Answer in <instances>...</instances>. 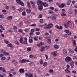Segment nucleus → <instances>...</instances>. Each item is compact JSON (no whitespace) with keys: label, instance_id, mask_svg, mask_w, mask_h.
<instances>
[{"label":"nucleus","instance_id":"nucleus-49","mask_svg":"<svg viewBox=\"0 0 77 77\" xmlns=\"http://www.w3.org/2000/svg\"><path fill=\"white\" fill-rule=\"evenodd\" d=\"M55 27L57 29H59V26L58 25H56L55 26Z\"/></svg>","mask_w":77,"mask_h":77},{"label":"nucleus","instance_id":"nucleus-58","mask_svg":"<svg viewBox=\"0 0 77 77\" xmlns=\"http://www.w3.org/2000/svg\"><path fill=\"white\" fill-rule=\"evenodd\" d=\"M31 32H32V33L33 32H35V29H31Z\"/></svg>","mask_w":77,"mask_h":77},{"label":"nucleus","instance_id":"nucleus-40","mask_svg":"<svg viewBox=\"0 0 77 77\" xmlns=\"http://www.w3.org/2000/svg\"><path fill=\"white\" fill-rule=\"evenodd\" d=\"M40 32H35V34L36 35H40Z\"/></svg>","mask_w":77,"mask_h":77},{"label":"nucleus","instance_id":"nucleus-16","mask_svg":"<svg viewBox=\"0 0 77 77\" xmlns=\"http://www.w3.org/2000/svg\"><path fill=\"white\" fill-rule=\"evenodd\" d=\"M26 11L28 14H30L31 12V10L29 9H27Z\"/></svg>","mask_w":77,"mask_h":77},{"label":"nucleus","instance_id":"nucleus-59","mask_svg":"<svg viewBox=\"0 0 77 77\" xmlns=\"http://www.w3.org/2000/svg\"><path fill=\"white\" fill-rule=\"evenodd\" d=\"M26 76V77H28V75L29 76V73H25Z\"/></svg>","mask_w":77,"mask_h":77},{"label":"nucleus","instance_id":"nucleus-63","mask_svg":"<svg viewBox=\"0 0 77 77\" xmlns=\"http://www.w3.org/2000/svg\"><path fill=\"white\" fill-rule=\"evenodd\" d=\"M67 34L68 35H71V32H68Z\"/></svg>","mask_w":77,"mask_h":77},{"label":"nucleus","instance_id":"nucleus-18","mask_svg":"<svg viewBox=\"0 0 77 77\" xmlns=\"http://www.w3.org/2000/svg\"><path fill=\"white\" fill-rule=\"evenodd\" d=\"M19 41L20 43H23V37H21L20 39L19 40Z\"/></svg>","mask_w":77,"mask_h":77},{"label":"nucleus","instance_id":"nucleus-48","mask_svg":"<svg viewBox=\"0 0 77 77\" xmlns=\"http://www.w3.org/2000/svg\"><path fill=\"white\" fill-rule=\"evenodd\" d=\"M45 56L46 57V59H48V55L46 54H45Z\"/></svg>","mask_w":77,"mask_h":77},{"label":"nucleus","instance_id":"nucleus-21","mask_svg":"<svg viewBox=\"0 0 77 77\" xmlns=\"http://www.w3.org/2000/svg\"><path fill=\"white\" fill-rule=\"evenodd\" d=\"M70 64L73 67L74 66V63L73 61H72V62L70 63Z\"/></svg>","mask_w":77,"mask_h":77},{"label":"nucleus","instance_id":"nucleus-42","mask_svg":"<svg viewBox=\"0 0 77 77\" xmlns=\"http://www.w3.org/2000/svg\"><path fill=\"white\" fill-rule=\"evenodd\" d=\"M14 43L16 44H17V45H19V42H18L17 41H15Z\"/></svg>","mask_w":77,"mask_h":77},{"label":"nucleus","instance_id":"nucleus-47","mask_svg":"<svg viewBox=\"0 0 77 77\" xmlns=\"http://www.w3.org/2000/svg\"><path fill=\"white\" fill-rule=\"evenodd\" d=\"M73 13V11H69V14H72Z\"/></svg>","mask_w":77,"mask_h":77},{"label":"nucleus","instance_id":"nucleus-41","mask_svg":"<svg viewBox=\"0 0 77 77\" xmlns=\"http://www.w3.org/2000/svg\"><path fill=\"white\" fill-rule=\"evenodd\" d=\"M0 18H4V16L3 14L0 15Z\"/></svg>","mask_w":77,"mask_h":77},{"label":"nucleus","instance_id":"nucleus-3","mask_svg":"<svg viewBox=\"0 0 77 77\" xmlns=\"http://www.w3.org/2000/svg\"><path fill=\"white\" fill-rule=\"evenodd\" d=\"M16 2H17V3L18 4H20V5L23 6H24V3L21 2V1L20 0H16Z\"/></svg>","mask_w":77,"mask_h":77},{"label":"nucleus","instance_id":"nucleus-57","mask_svg":"<svg viewBox=\"0 0 77 77\" xmlns=\"http://www.w3.org/2000/svg\"><path fill=\"white\" fill-rule=\"evenodd\" d=\"M19 32H20V33H23V30L22 29H19L18 30Z\"/></svg>","mask_w":77,"mask_h":77},{"label":"nucleus","instance_id":"nucleus-17","mask_svg":"<svg viewBox=\"0 0 77 77\" xmlns=\"http://www.w3.org/2000/svg\"><path fill=\"white\" fill-rule=\"evenodd\" d=\"M7 46L8 47H12L13 45L12 44H11V43H9V44L7 45Z\"/></svg>","mask_w":77,"mask_h":77},{"label":"nucleus","instance_id":"nucleus-38","mask_svg":"<svg viewBox=\"0 0 77 77\" xmlns=\"http://www.w3.org/2000/svg\"><path fill=\"white\" fill-rule=\"evenodd\" d=\"M30 2L31 4H32V5H35V2H33V1H30Z\"/></svg>","mask_w":77,"mask_h":77},{"label":"nucleus","instance_id":"nucleus-55","mask_svg":"<svg viewBox=\"0 0 77 77\" xmlns=\"http://www.w3.org/2000/svg\"><path fill=\"white\" fill-rule=\"evenodd\" d=\"M50 48V46H45V48Z\"/></svg>","mask_w":77,"mask_h":77},{"label":"nucleus","instance_id":"nucleus-52","mask_svg":"<svg viewBox=\"0 0 77 77\" xmlns=\"http://www.w3.org/2000/svg\"><path fill=\"white\" fill-rule=\"evenodd\" d=\"M29 29H30V28H27L25 30V32H28L29 30Z\"/></svg>","mask_w":77,"mask_h":77},{"label":"nucleus","instance_id":"nucleus-26","mask_svg":"<svg viewBox=\"0 0 77 77\" xmlns=\"http://www.w3.org/2000/svg\"><path fill=\"white\" fill-rule=\"evenodd\" d=\"M23 44H27V41H24L22 42Z\"/></svg>","mask_w":77,"mask_h":77},{"label":"nucleus","instance_id":"nucleus-35","mask_svg":"<svg viewBox=\"0 0 77 77\" xmlns=\"http://www.w3.org/2000/svg\"><path fill=\"white\" fill-rule=\"evenodd\" d=\"M54 72V70H53V69H50L49 70V72H50V73H52L53 72Z\"/></svg>","mask_w":77,"mask_h":77},{"label":"nucleus","instance_id":"nucleus-5","mask_svg":"<svg viewBox=\"0 0 77 77\" xmlns=\"http://www.w3.org/2000/svg\"><path fill=\"white\" fill-rule=\"evenodd\" d=\"M65 5H66V4L62 3L61 5H59V7L60 8H63Z\"/></svg>","mask_w":77,"mask_h":77},{"label":"nucleus","instance_id":"nucleus-13","mask_svg":"<svg viewBox=\"0 0 77 77\" xmlns=\"http://www.w3.org/2000/svg\"><path fill=\"white\" fill-rule=\"evenodd\" d=\"M46 41L48 44H50L51 43V39H48Z\"/></svg>","mask_w":77,"mask_h":77},{"label":"nucleus","instance_id":"nucleus-4","mask_svg":"<svg viewBox=\"0 0 77 77\" xmlns=\"http://www.w3.org/2000/svg\"><path fill=\"white\" fill-rule=\"evenodd\" d=\"M29 42L30 44H32L33 42V37H30L29 38Z\"/></svg>","mask_w":77,"mask_h":77},{"label":"nucleus","instance_id":"nucleus-23","mask_svg":"<svg viewBox=\"0 0 77 77\" xmlns=\"http://www.w3.org/2000/svg\"><path fill=\"white\" fill-rule=\"evenodd\" d=\"M63 53L64 54H66L67 51L66 49H63Z\"/></svg>","mask_w":77,"mask_h":77},{"label":"nucleus","instance_id":"nucleus-29","mask_svg":"<svg viewBox=\"0 0 77 77\" xmlns=\"http://www.w3.org/2000/svg\"><path fill=\"white\" fill-rule=\"evenodd\" d=\"M56 18L55 16H53L52 17V20H56Z\"/></svg>","mask_w":77,"mask_h":77},{"label":"nucleus","instance_id":"nucleus-34","mask_svg":"<svg viewBox=\"0 0 77 77\" xmlns=\"http://www.w3.org/2000/svg\"><path fill=\"white\" fill-rule=\"evenodd\" d=\"M29 65L30 66H33V65H34V63H33V62H31L29 63Z\"/></svg>","mask_w":77,"mask_h":77},{"label":"nucleus","instance_id":"nucleus-62","mask_svg":"<svg viewBox=\"0 0 77 77\" xmlns=\"http://www.w3.org/2000/svg\"><path fill=\"white\" fill-rule=\"evenodd\" d=\"M22 23H20L19 24V26L20 27H21V26H22Z\"/></svg>","mask_w":77,"mask_h":77},{"label":"nucleus","instance_id":"nucleus-46","mask_svg":"<svg viewBox=\"0 0 77 77\" xmlns=\"http://www.w3.org/2000/svg\"><path fill=\"white\" fill-rule=\"evenodd\" d=\"M42 14H40L38 16V18H42Z\"/></svg>","mask_w":77,"mask_h":77},{"label":"nucleus","instance_id":"nucleus-36","mask_svg":"<svg viewBox=\"0 0 77 77\" xmlns=\"http://www.w3.org/2000/svg\"><path fill=\"white\" fill-rule=\"evenodd\" d=\"M69 52L71 54H73L74 53V51H73L72 50H69Z\"/></svg>","mask_w":77,"mask_h":77},{"label":"nucleus","instance_id":"nucleus-50","mask_svg":"<svg viewBox=\"0 0 77 77\" xmlns=\"http://www.w3.org/2000/svg\"><path fill=\"white\" fill-rule=\"evenodd\" d=\"M13 29L14 30H17V27L16 26H13Z\"/></svg>","mask_w":77,"mask_h":77},{"label":"nucleus","instance_id":"nucleus-33","mask_svg":"<svg viewBox=\"0 0 77 77\" xmlns=\"http://www.w3.org/2000/svg\"><path fill=\"white\" fill-rule=\"evenodd\" d=\"M39 22L40 23H41V24L43 23H44V21L43 20V19H40V20Z\"/></svg>","mask_w":77,"mask_h":77},{"label":"nucleus","instance_id":"nucleus-32","mask_svg":"<svg viewBox=\"0 0 77 77\" xmlns=\"http://www.w3.org/2000/svg\"><path fill=\"white\" fill-rule=\"evenodd\" d=\"M48 13H49V14H53V11L51 10H49L48 11Z\"/></svg>","mask_w":77,"mask_h":77},{"label":"nucleus","instance_id":"nucleus-6","mask_svg":"<svg viewBox=\"0 0 77 77\" xmlns=\"http://www.w3.org/2000/svg\"><path fill=\"white\" fill-rule=\"evenodd\" d=\"M42 5L44 6V7H45V8H47L48 6V4L45 2H42Z\"/></svg>","mask_w":77,"mask_h":77},{"label":"nucleus","instance_id":"nucleus-15","mask_svg":"<svg viewBox=\"0 0 77 77\" xmlns=\"http://www.w3.org/2000/svg\"><path fill=\"white\" fill-rule=\"evenodd\" d=\"M27 4L28 8L30 9V8H31V6H30V3L29 2H28Z\"/></svg>","mask_w":77,"mask_h":77},{"label":"nucleus","instance_id":"nucleus-24","mask_svg":"<svg viewBox=\"0 0 77 77\" xmlns=\"http://www.w3.org/2000/svg\"><path fill=\"white\" fill-rule=\"evenodd\" d=\"M38 38V36H36L35 37H34L33 38V39L34 40V41H38V38Z\"/></svg>","mask_w":77,"mask_h":77},{"label":"nucleus","instance_id":"nucleus-54","mask_svg":"<svg viewBox=\"0 0 77 77\" xmlns=\"http://www.w3.org/2000/svg\"><path fill=\"white\" fill-rule=\"evenodd\" d=\"M66 5H67V6H69L70 5V3H69V1H67L66 3Z\"/></svg>","mask_w":77,"mask_h":77},{"label":"nucleus","instance_id":"nucleus-20","mask_svg":"<svg viewBox=\"0 0 77 77\" xmlns=\"http://www.w3.org/2000/svg\"><path fill=\"white\" fill-rule=\"evenodd\" d=\"M22 63H26V62H27V60L25 59L22 60Z\"/></svg>","mask_w":77,"mask_h":77},{"label":"nucleus","instance_id":"nucleus-37","mask_svg":"<svg viewBox=\"0 0 77 77\" xmlns=\"http://www.w3.org/2000/svg\"><path fill=\"white\" fill-rule=\"evenodd\" d=\"M4 41L5 44H9V42L7 40H6L5 39L4 40Z\"/></svg>","mask_w":77,"mask_h":77},{"label":"nucleus","instance_id":"nucleus-56","mask_svg":"<svg viewBox=\"0 0 77 77\" xmlns=\"http://www.w3.org/2000/svg\"><path fill=\"white\" fill-rule=\"evenodd\" d=\"M12 9L14 11L15 10V6H12Z\"/></svg>","mask_w":77,"mask_h":77},{"label":"nucleus","instance_id":"nucleus-7","mask_svg":"<svg viewBox=\"0 0 77 77\" xmlns=\"http://www.w3.org/2000/svg\"><path fill=\"white\" fill-rule=\"evenodd\" d=\"M48 29H50L51 27H53V24L51 23H50V24H49L48 25Z\"/></svg>","mask_w":77,"mask_h":77},{"label":"nucleus","instance_id":"nucleus-11","mask_svg":"<svg viewBox=\"0 0 77 77\" xmlns=\"http://www.w3.org/2000/svg\"><path fill=\"white\" fill-rule=\"evenodd\" d=\"M54 47L55 49V50H57V49H58L59 48V46L56 45H54Z\"/></svg>","mask_w":77,"mask_h":77},{"label":"nucleus","instance_id":"nucleus-45","mask_svg":"<svg viewBox=\"0 0 77 77\" xmlns=\"http://www.w3.org/2000/svg\"><path fill=\"white\" fill-rule=\"evenodd\" d=\"M61 15L62 17H64L65 16H66V14L64 13H62L61 14Z\"/></svg>","mask_w":77,"mask_h":77},{"label":"nucleus","instance_id":"nucleus-27","mask_svg":"<svg viewBox=\"0 0 77 77\" xmlns=\"http://www.w3.org/2000/svg\"><path fill=\"white\" fill-rule=\"evenodd\" d=\"M39 63L40 65H42L43 64V61L42 59L40 60L39 61Z\"/></svg>","mask_w":77,"mask_h":77},{"label":"nucleus","instance_id":"nucleus-60","mask_svg":"<svg viewBox=\"0 0 77 77\" xmlns=\"http://www.w3.org/2000/svg\"><path fill=\"white\" fill-rule=\"evenodd\" d=\"M62 28H63V27L62 26H60L59 27V29H60V30H61V29H62Z\"/></svg>","mask_w":77,"mask_h":77},{"label":"nucleus","instance_id":"nucleus-43","mask_svg":"<svg viewBox=\"0 0 77 77\" xmlns=\"http://www.w3.org/2000/svg\"><path fill=\"white\" fill-rule=\"evenodd\" d=\"M45 49V48L44 47H42L41 49H40V51H42V50H44Z\"/></svg>","mask_w":77,"mask_h":77},{"label":"nucleus","instance_id":"nucleus-28","mask_svg":"<svg viewBox=\"0 0 77 77\" xmlns=\"http://www.w3.org/2000/svg\"><path fill=\"white\" fill-rule=\"evenodd\" d=\"M43 65L44 66H46L47 65V62H45L43 64Z\"/></svg>","mask_w":77,"mask_h":77},{"label":"nucleus","instance_id":"nucleus-8","mask_svg":"<svg viewBox=\"0 0 77 77\" xmlns=\"http://www.w3.org/2000/svg\"><path fill=\"white\" fill-rule=\"evenodd\" d=\"M42 45H44V43H42V42H40L39 43V44H37V45L38 47H40V46H42Z\"/></svg>","mask_w":77,"mask_h":77},{"label":"nucleus","instance_id":"nucleus-14","mask_svg":"<svg viewBox=\"0 0 77 77\" xmlns=\"http://www.w3.org/2000/svg\"><path fill=\"white\" fill-rule=\"evenodd\" d=\"M7 19V20H12V17L11 16H10L8 17Z\"/></svg>","mask_w":77,"mask_h":77},{"label":"nucleus","instance_id":"nucleus-9","mask_svg":"<svg viewBox=\"0 0 77 77\" xmlns=\"http://www.w3.org/2000/svg\"><path fill=\"white\" fill-rule=\"evenodd\" d=\"M51 54L53 56H57V52L56 51L53 52H52L51 53Z\"/></svg>","mask_w":77,"mask_h":77},{"label":"nucleus","instance_id":"nucleus-44","mask_svg":"<svg viewBox=\"0 0 77 77\" xmlns=\"http://www.w3.org/2000/svg\"><path fill=\"white\" fill-rule=\"evenodd\" d=\"M5 55H9V53H7L6 52H4L3 53Z\"/></svg>","mask_w":77,"mask_h":77},{"label":"nucleus","instance_id":"nucleus-2","mask_svg":"<svg viewBox=\"0 0 77 77\" xmlns=\"http://www.w3.org/2000/svg\"><path fill=\"white\" fill-rule=\"evenodd\" d=\"M65 61L66 62H70L72 61L71 58L69 57H67L65 59Z\"/></svg>","mask_w":77,"mask_h":77},{"label":"nucleus","instance_id":"nucleus-22","mask_svg":"<svg viewBox=\"0 0 77 77\" xmlns=\"http://www.w3.org/2000/svg\"><path fill=\"white\" fill-rule=\"evenodd\" d=\"M22 14L23 16H26V13L25 11H24L22 13Z\"/></svg>","mask_w":77,"mask_h":77},{"label":"nucleus","instance_id":"nucleus-25","mask_svg":"<svg viewBox=\"0 0 77 77\" xmlns=\"http://www.w3.org/2000/svg\"><path fill=\"white\" fill-rule=\"evenodd\" d=\"M0 28L2 30H5L4 27H3V26L2 25H0Z\"/></svg>","mask_w":77,"mask_h":77},{"label":"nucleus","instance_id":"nucleus-51","mask_svg":"<svg viewBox=\"0 0 77 77\" xmlns=\"http://www.w3.org/2000/svg\"><path fill=\"white\" fill-rule=\"evenodd\" d=\"M36 26V24H34L32 25H30V26H33L34 27H35Z\"/></svg>","mask_w":77,"mask_h":77},{"label":"nucleus","instance_id":"nucleus-39","mask_svg":"<svg viewBox=\"0 0 77 77\" xmlns=\"http://www.w3.org/2000/svg\"><path fill=\"white\" fill-rule=\"evenodd\" d=\"M65 72H66V73H70V71H69L68 70V69H66L65 70Z\"/></svg>","mask_w":77,"mask_h":77},{"label":"nucleus","instance_id":"nucleus-53","mask_svg":"<svg viewBox=\"0 0 77 77\" xmlns=\"http://www.w3.org/2000/svg\"><path fill=\"white\" fill-rule=\"evenodd\" d=\"M12 31V29L10 28L8 30V31L9 32H11Z\"/></svg>","mask_w":77,"mask_h":77},{"label":"nucleus","instance_id":"nucleus-19","mask_svg":"<svg viewBox=\"0 0 77 77\" xmlns=\"http://www.w3.org/2000/svg\"><path fill=\"white\" fill-rule=\"evenodd\" d=\"M32 50V48H31L29 47L27 48V51L29 52L30 51Z\"/></svg>","mask_w":77,"mask_h":77},{"label":"nucleus","instance_id":"nucleus-12","mask_svg":"<svg viewBox=\"0 0 77 77\" xmlns=\"http://www.w3.org/2000/svg\"><path fill=\"white\" fill-rule=\"evenodd\" d=\"M20 73H24V69H20L19 70Z\"/></svg>","mask_w":77,"mask_h":77},{"label":"nucleus","instance_id":"nucleus-64","mask_svg":"<svg viewBox=\"0 0 77 77\" xmlns=\"http://www.w3.org/2000/svg\"><path fill=\"white\" fill-rule=\"evenodd\" d=\"M65 32H66V33H68L69 31V30H65Z\"/></svg>","mask_w":77,"mask_h":77},{"label":"nucleus","instance_id":"nucleus-30","mask_svg":"<svg viewBox=\"0 0 77 77\" xmlns=\"http://www.w3.org/2000/svg\"><path fill=\"white\" fill-rule=\"evenodd\" d=\"M5 59H6V57H2L1 59V60H5Z\"/></svg>","mask_w":77,"mask_h":77},{"label":"nucleus","instance_id":"nucleus-31","mask_svg":"<svg viewBox=\"0 0 77 77\" xmlns=\"http://www.w3.org/2000/svg\"><path fill=\"white\" fill-rule=\"evenodd\" d=\"M17 10L18 11L20 12H21L23 11V9L22 8H19V9H17Z\"/></svg>","mask_w":77,"mask_h":77},{"label":"nucleus","instance_id":"nucleus-61","mask_svg":"<svg viewBox=\"0 0 77 77\" xmlns=\"http://www.w3.org/2000/svg\"><path fill=\"white\" fill-rule=\"evenodd\" d=\"M73 59H77V57L76 56H74L73 57Z\"/></svg>","mask_w":77,"mask_h":77},{"label":"nucleus","instance_id":"nucleus-10","mask_svg":"<svg viewBox=\"0 0 77 77\" xmlns=\"http://www.w3.org/2000/svg\"><path fill=\"white\" fill-rule=\"evenodd\" d=\"M64 26L66 28H68L69 27L68 24L67 23H65L64 24Z\"/></svg>","mask_w":77,"mask_h":77},{"label":"nucleus","instance_id":"nucleus-1","mask_svg":"<svg viewBox=\"0 0 77 77\" xmlns=\"http://www.w3.org/2000/svg\"><path fill=\"white\" fill-rule=\"evenodd\" d=\"M38 3L37 5L38 6V9L40 11H41L43 9V6H42V2L41 0H38L37 1Z\"/></svg>","mask_w":77,"mask_h":77}]
</instances>
